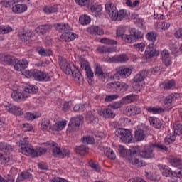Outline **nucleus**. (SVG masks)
I'll return each instance as SVG.
<instances>
[{
  "label": "nucleus",
  "instance_id": "f257e3e1",
  "mask_svg": "<svg viewBox=\"0 0 182 182\" xmlns=\"http://www.w3.org/2000/svg\"><path fill=\"white\" fill-rule=\"evenodd\" d=\"M21 148L18 149L20 153L25 156H32V157H36L38 156H42L45 154V152L48 151V149L39 147L36 150L29 147V142H28V136L23 135L19 141Z\"/></svg>",
  "mask_w": 182,
  "mask_h": 182
},
{
  "label": "nucleus",
  "instance_id": "f03ea898",
  "mask_svg": "<svg viewBox=\"0 0 182 182\" xmlns=\"http://www.w3.org/2000/svg\"><path fill=\"white\" fill-rule=\"evenodd\" d=\"M24 75L26 77H31L33 76L35 80L38 82H50L52 80L50 75L48 73L36 69L27 70L25 71Z\"/></svg>",
  "mask_w": 182,
  "mask_h": 182
},
{
  "label": "nucleus",
  "instance_id": "7ed1b4c3",
  "mask_svg": "<svg viewBox=\"0 0 182 182\" xmlns=\"http://www.w3.org/2000/svg\"><path fill=\"white\" fill-rule=\"evenodd\" d=\"M44 146L48 149V150H51L53 156L54 157H59V159H65V157H68L69 154H70V151L69 149H60V147L58 146V144L55 142H46L44 144Z\"/></svg>",
  "mask_w": 182,
  "mask_h": 182
},
{
  "label": "nucleus",
  "instance_id": "20e7f679",
  "mask_svg": "<svg viewBox=\"0 0 182 182\" xmlns=\"http://www.w3.org/2000/svg\"><path fill=\"white\" fill-rule=\"evenodd\" d=\"M148 74L149 72L141 70L134 76L132 87L135 92H141L144 89V79H146Z\"/></svg>",
  "mask_w": 182,
  "mask_h": 182
},
{
  "label": "nucleus",
  "instance_id": "39448f33",
  "mask_svg": "<svg viewBox=\"0 0 182 182\" xmlns=\"http://www.w3.org/2000/svg\"><path fill=\"white\" fill-rule=\"evenodd\" d=\"M78 59L81 69L85 70L88 83L90 85H92V83L93 82V78L95 77V73H93V70H92V68H90L89 61L86 60L85 58H83L82 56H80Z\"/></svg>",
  "mask_w": 182,
  "mask_h": 182
},
{
  "label": "nucleus",
  "instance_id": "423d86ee",
  "mask_svg": "<svg viewBox=\"0 0 182 182\" xmlns=\"http://www.w3.org/2000/svg\"><path fill=\"white\" fill-rule=\"evenodd\" d=\"M129 35L122 36V41L127 43H133L134 42H137L139 39L143 38L141 31L136 28H129Z\"/></svg>",
  "mask_w": 182,
  "mask_h": 182
},
{
  "label": "nucleus",
  "instance_id": "0eeeda50",
  "mask_svg": "<svg viewBox=\"0 0 182 182\" xmlns=\"http://www.w3.org/2000/svg\"><path fill=\"white\" fill-rule=\"evenodd\" d=\"M115 136L119 137L123 143L133 141V134L130 129L119 128L115 131Z\"/></svg>",
  "mask_w": 182,
  "mask_h": 182
},
{
  "label": "nucleus",
  "instance_id": "6e6552de",
  "mask_svg": "<svg viewBox=\"0 0 182 182\" xmlns=\"http://www.w3.org/2000/svg\"><path fill=\"white\" fill-rule=\"evenodd\" d=\"M82 123H83L82 116L79 115L72 117L67 129V133L73 134V133L77 132Z\"/></svg>",
  "mask_w": 182,
  "mask_h": 182
},
{
  "label": "nucleus",
  "instance_id": "1a4fd4ad",
  "mask_svg": "<svg viewBox=\"0 0 182 182\" xmlns=\"http://www.w3.org/2000/svg\"><path fill=\"white\" fill-rule=\"evenodd\" d=\"M58 62L60 69H62L63 72H64L65 75H70L73 69L75 68L73 63H68L66 59L62 56L58 57Z\"/></svg>",
  "mask_w": 182,
  "mask_h": 182
},
{
  "label": "nucleus",
  "instance_id": "9d476101",
  "mask_svg": "<svg viewBox=\"0 0 182 182\" xmlns=\"http://www.w3.org/2000/svg\"><path fill=\"white\" fill-rule=\"evenodd\" d=\"M132 72L133 70H132V68H123L122 67H119L117 69V72L114 75L113 77L114 79H126V77H129V76L132 75Z\"/></svg>",
  "mask_w": 182,
  "mask_h": 182
},
{
  "label": "nucleus",
  "instance_id": "9b49d317",
  "mask_svg": "<svg viewBox=\"0 0 182 182\" xmlns=\"http://www.w3.org/2000/svg\"><path fill=\"white\" fill-rule=\"evenodd\" d=\"M105 11L112 21H117V17L116 16L117 15V8L113 3L110 1L107 3L105 4Z\"/></svg>",
  "mask_w": 182,
  "mask_h": 182
},
{
  "label": "nucleus",
  "instance_id": "f8f14e48",
  "mask_svg": "<svg viewBox=\"0 0 182 182\" xmlns=\"http://www.w3.org/2000/svg\"><path fill=\"white\" fill-rule=\"evenodd\" d=\"M129 60V57L126 54H120L113 57H109L107 62L109 63H124Z\"/></svg>",
  "mask_w": 182,
  "mask_h": 182
},
{
  "label": "nucleus",
  "instance_id": "ddd939ff",
  "mask_svg": "<svg viewBox=\"0 0 182 182\" xmlns=\"http://www.w3.org/2000/svg\"><path fill=\"white\" fill-rule=\"evenodd\" d=\"M98 114H100V116H102L105 119H114V117H116V113L113 112L112 107H109V105L102 111L99 110Z\"/></svg>",
  "mask_w": 182,
  "mask_h": 182
},
{
  "label": "nucleus",
  "instance_id": "4468645a",
  "mask_svg": "<svg viewBox=\"0 0 182 182\" xmlns=\"http://www.w3.org/2000/svg\"><path fill=\"white\" fill-rule=\"evenodd\" d=\"M6 112L15 114V116H22L23 114V110H22L18 106H15L13 105H9L4 106Z\"/></svg>",
  "mask_w": 182,
  "mask_h": 182
},
{
  "label": "nucleus",
  "instance_id": "2eb2a0df",
  "mask_svg": "<svg viewBox=\"0 0 182 182\" xmlns=\"http://www.w3.org/2000/svg\"><path fill=\"white\" fill-rule=\"evenodd\" d=\"M128 162L133 166H136V167H143V166H146V163L143 162V160H141V155L128 156Z\"/></svg>",
  "mask_w": 182,
  "mask_h": 182
},
{
  "label": "nucleus",
  "instance_id": "dca6fc26",
  "mask_svg": "<svg viewBox=\"0 0 182 182\" xmlns=\"http://www.w3.org/2000/svg\"><path fill=\"white\" fill-rule=\"evenodd\" d=\"M145 53L148 59H150V58H154L155 56H159V51H157L156 46L154 43L149 44L145 50Z\"/></svg>",
  "mask_w": 182,
  "mask_h": 182
},
{
  "label": "nucleus",
  "instance_id": "f3484780",
  "mask_svg": "<svg viewBox=\"0 0 182 182\" xmlns=\"http://www.w3.org/2000/svg\"><path fill=\"white\" fill-rule=\"evenodd\" d=\"M11 97L15 100L16 102H21V100H26L28 97H29V94H24L23 91H14L11 93Z\"/></svg>",
  "mask_w": 182,
  "mask_h": 182
},
{
  "label": "nucleus",
  "instance_id": "a211bd4d",
  "mask_svg": "<svg viewBox=\"0 0 182 182\" xmlns=\"http://www.w3.org/2000/svg\"><path fill=\"white\" fill-rule=\"evenodd\" d=\"M141 113V109L135 105H129L127 107L126 114L132 117Z\"/></svg>",
  "mask_w": 182,
  "mask_h": 182
},
{
  "label": "nucleus",
  "instance_id": "6ab92c4d",
  "mask_svg": "<svg viewBox=\"0 0 182 182\" xmlns=\"http://www.w3.org/2000/svg\"><path fill=\"white\" fill-rule=\"evenodd\" d=\"M153 150L151 144H150L148 146L144 148V151L140 152V156H141L143 159H154V154L153 153Z\"/></svg>",
  "mask_w": 182,
  "mask_h": 182
},
{
  "label": "nucleus",
  "instance_id": "aec40b11",
  "mask_svg": "<svg viewBox=\"0 0 182 182\" xmlns=\"http://www.w3.org/2000/svg\"><path fill=\"white\" fill-rule=\"evenodd\" d=\"M72 76L75 80L78 85H83V77L82 76V73H80V71L77 68H75L72 71Z\"/></svg>",
  "mask_w": 182,
  "mask_h": 182
},
{
  "label": "nucleus",
  "instance_id": "412c9836",
  "mask_svg": "<svg viewBox=\"0 0 182 182\" xmlns=\"http://www.w3.org/2000/svg\"><path fill=\"white\" fill-rule=\"evenodd\" d=\"M87 32L90 33V35H94L95 36H96V35H105V30L97 26H89L87 28Z\"/></svg>",
  "mask_w": 182,
  "mask_h": 182
},
{
  "label": "nucleus",
  "instance_id": "4be33fe9",
  "mask_svg": "<svg viewBox=\"0 0 182 182\" xmlns=\"http://www.w3.org/2000/svg\"><path fill=\"white\" fill-rule=\"evenodd\" d=\"M14 68L15 70L22 72V70H25L28 68V60L26 59L20 60L14 65Z\"/></svg>",
  "mask_w": 182,
  "mask_h": 182
},
{
  "label": "nucleus",
  "instance_id": "5701e85b",
  "mask_svg": "<svg viewBox=\"0 0 182 182\" xmlns=\"http://www.w3.org/2000/svg\"><path fill=\"white\" fill-rule=\"evenodd\" d=\"M52 25L50 24H45L38 26L36 31L37 33H40L41 35H45V33H48V32L52 30Z\"/></svg>",
  "mask_w": 182,
  "mask_h": 182
},
{
  "label": "nucleus",
  "instance_id": "b1692460",
  "mask_svg": "<svg viewBox=\"0 0 182 182\" xmlns=\"http://www.w3.org/2000/svg\"><path fill=\"white\" fill-rule=\"evenodd\" d=\"M161 89H164V90H170L171 89H174L176 87V80H166L161 84Z\"/></svg>",
  "mask_w": 182,
  "mask_h": 182
},
{
  "label": "nucleus",
  "instance_id": "393cba45",
  "mask_svg": "<svg viewBox=\"0 0 182 182\" xmlns=\"http://www.w3.org/2000/svg\"><path fill=\"white\" fill-rule=\"evenodd\" d=\"M1 61L4 65H8L12 66L14 63H16V58L15 57L11 56L10 55H6L1 58Z\"/></svg>",
  "mask_w": 182,
  "mask_h": 182
},
{
  "label": "nucleus",
  "instance_id": "a878e982",
  "mask_svg": "<svg viewBox=\"0 0 182 182\" xmlns=\"http://www.w3.org/2000/svg\"><path fill=\"white\" fill-rule=\"evenodd\" d=\"M162 61L165 64V66H170L171 65V58H170V53L167 50H164L161 52Z\"/></svg>",
  "mask_w": 182,
  "mask_h": 182
},
{
  "label": "nucleus",
  "instance_id": "bb28decb",
  "mask_svg": "<svg viewBox=\"0 0 182 182\" xmlns=\"http://www.w3.org/2000/svg\"><path fill=\"white\" fill-rule=\"evenodd\" d=\"M23 93L24 95H28V97L29 93H38V87L27 83L24 86V90L23 91Z\"/></svg>",
  "mask_w": 182,
  "mask_h": 182
},
{
  "label": "nucleus",
  "instance_id": "cd10ccee",
  "mask_svg": "<svg viewBox=\"0 0 182 182\" xmlns=\"http://www.w3.org/2000/svg\"><path fill=\"white\" fill-rule=\"evenodd\" d=\"M52 124L50 123V119L44 118L41 121V130L43 132H48V130H50L52 129Z\"/></svg>",
  "mask_w": 182,
  "mask_h": 182
},
{
  "label": "nucleus",
  "instance_id": "c85d7f7f",
  "mask_svg": "<svg viewBox=\"0 0 182 182\" xmlns=\"http://www.w3.org/2000/svg\"><path fill=\"white\" fill-rule=\"evenodd\" d=\"M182 178V168H178L173 172V175L171 178V181L177 182L180 181Z\"/></svg>",
  "mask_w": 182,
  "mask_h": 182
},
{
  "label": "nucleus",
  "instance_id": "c756f323",
  "mask_svg": "<svg viewBox=\"0 0 182 182\" xmlns=\"http://www.w3.org/2000/svg\"><path fill=\"white\" fill-rule=\"evenodd\" d=\"M146 110L149 113H152L153 114H160L164 113V112H166V109H164L161 107H159V106L148 107H146Z\"/></svg>",
  "mask_w": 182,
  "mask_h": 182
},
{
  "label": "nucleus",
  "instance_id": "7c9ffc66",
  "mask_svg": "<svg viewBox=\"0 0 182 182\" xmlns=\"http://www.w3.org/2000/svg\"><path fill=\"white\" fill-rule=\"evenodd\" d=\"M155 29L158 31V32H161V31H167L168 28H170V23L166 22H156L154 24Z\"/></svg>",
  "mask_w": 182,
  "mask_h": 182
},
{
  "label": "nucleus",
  "instance_id": "2f4dec72",
  "mask_svg": "<svg viewBox=\"0 0 182 182\" xmlns=\"http://www.w3.org/2000/svg\"><path fill=\"white\" fill-rule=\"evenodd\" d=\"M65 126L66 120L58 121L53 125L52 130L54 132H60V130L65 129Z\"/></svg>",
  "mask_w": 182,
  "mask_h": 182
},
{
  "label": "nucleus",
  "instance_id": "473e14b6",
  "mask_svg": "<svg viewBox=\"0 0 182 182\" xmlns=\"http://www.w3.org/2000/svg\"><path fill=\"white\" fill-rule=\"evenodd\" d=\"M54 26L58 32H61L62 33H66V32L70 31V27L68 24L57 23L55 24Z\"/></svg>",
  "mask_w": 182,
  "mask_h": 182
},
{
  "label": "nucleus",
  "instance_id": "72a5a7b5",
  "mask_svg": "<svg viewBox=\"0 0 182 182\" xmlns=\"http://www.w3.org/2000/svg\"><path fill=\"white\" fill-rule=\"evenodd\" d=\"M18 37L20 38L21 41L23 42H30L31 38H32V32L31 31H23L18 33Z\"/></svg>",
  "mask_w": 182,
  "mask_h": 182
},
{
  "label": "nucleus",
  "instance_id": "f704fd0d",
  "mask_svg": "<svg viewBox=\"0 0 182 182\" xmlns=\"http://www.w3.org/2000/svg\"><path fill=\"white\" fill-rule=\"evenodd\" d=\"M148 120L150 124L155 127V129H160L161 127V121L156 117H149Z\"/></svg>",
  "mask_w": 182,
  "mask_h": 182
},
{
  "label": "nucleus",
  "instance_id": "c9c22d12",
  "mask_svg": "<svg viewBox=\"0 0 182 182\" xmlns=\"http://www.w3.org/2000/svg\"><path fill=\"white\" fill-rule=\"evenodd\" d=\"M28 9V6L26 4H16L12 7V11L15 14H22Z\"/></svg>",
  "mask_w": 182,
  "mask_h": 182
},
{
  "label": "nucleus",
  "instance_id": "e433bc0d",
  "mask_svg": "<svg viewBox=\"0 0 182 182\" xmlns=\"http://www.w3.org/2000/svg\"><path fill=\"white\" fill-rule=\"evenodd\" d=\"M137 95L133 94L127 95L122 99V103H124V105H129V103H133V102L137 100Z\"/></svg>",
  "mask_w": 182,
  "mask_h": 182
},
{
  "label": "nucleus",
  "instance_id": "4c0bfd02",
  "mask_svg": "<svg viewBox=\"0 0 182 182\" xmlns=\"http://www.w3.org/2000/svg\"><path fill=\"white\" fill-rule=\"evenodd\" d=\"M75 152L80 156H86L89 152V148L85 145H80L76 147Z\"/></svg>",
  "mask_w": 182,
  "mask_h": 182
},
{
  "label": "nucleus",
  "instance_id": "58836bf2",
  "mask_svg": "<svg viewBox=\"0 0 182 182\" xmlns=\"http://www.w3.org/2000/svg\"><path fill=\"white\" fill-rule=\"evenodd\" d=\"M62 38L64 39L65 42H70V41L76 39V34L70 31H67L63 33L62 35Z\"/></svg>",
  "mask_w": 182,
  "mask_h": 182
},
{
  "label": "nucleus",
  "instance_id": "ea45409f",
  "mask_svg": "<svg viewBox=\"0 0 182 182\" xmlns=\"http://www.w3.org/2000/svg\"><path fill=\"white\" fill-rule=\"evenodd\" d=\"M115 89L117 92H126L129 89V85L124 82H115Z\"/></svg>",
  "mask_w": 182,
  "mask_h": 182
},
{
  "label": "nucleus",
  "instance_id": "a19ab883",
  "mask_svg": "<svg viewBox=\"0 0 182 182\" xmlns=\"http://www.w3.org/2000/svg\"><path fill=\"white\" fill-rule=\"evenodd\" d=\"M164 104L165 109H167V110H170V109H172V107H173V95H168L164 100Z\"/></svg>",
  "mask_w": 182,
  "mask_h": 182
},
{
  "label": "nucleus",
  "instance_id": "79ce46f5",
  "mask_svg": "<svg viewBox=\"0 0 182 182\" xmlns=\"http://www.w3.org/2000/svg\"><path fill=\"white\" fill-rule=\"evenodd\" d=\"M58 6H44L43 7V12H44V14H55V12H58Z\"/></svg>",
  "mask_w": 182,
  "mask_h": 182
},
{
  "label": "nucleus",
  "instance_id": "37998d69",
  "mask_svg": "<svg viewBox=\"0 0 182 182\" xmlns=\"http://www.w3.org/2000/svg\"><path fill=\"white\" fill-rule=\"evenodd\" d=\"M32 178V174L28 171H23L17 178V181L21 182L23 180H28Z\"/></svg>",
  "mask_w": 182,
  "mask_h": 182
},
{
  "label": "nucleus",
  "instance_id": "c03bdc74",
  "mask_svg": "<svg viewBox=\"0 0 182 182\" xmlns=\"http://www.w3.org/2000/svg\"><path fill=\"white\" fill-rule=\"evenodd\" d=\"M0 150L4 153H11L14 149L10 144L5 142H0Z\"/></svg>",
  "mask_w": 182,
  "mask_h": 182
},
{
  "label": "nucleus",
  "instance_id": "a18cd8bd",
  "mask_svg": "<svg viewBox=\"0 0 182 182\" xmlns=\"http://www.w3.org/2000/svg\"><path fill=\"white\" fill-rule=\"evenodd\" d=\"M89 6H90L91 12L94 14H99L103 9V7L97 3L90 4Z\"/></svg>",
  "mask_w": 182,
  "mask_h": 182
},
{
  "label": "nucleus",
  "instance_id": "49530a36",
  "mask_svg": "<svg viewBox=\"0 0 182 182\" xmlns=\"http://www.w3.org/2000/svg\"><path fill=\"white\" fill-rule=\"evenodd\" d=\"M175 134L180 136L182 134V124L180 122H176L173 124Z\"/></svg>",
  "mask_w": 182,
  "mask_h": 182
},
{
  "label": "nucleus",
  "instance_id": "de8ad7c7",
  "mask_svg": "<svg viewBox=\"0 0 182 182\" xmlns=\"http://www.w3.org/2000/svg\"><path fill=\"white\" fill-rule=\"evenodd\" d=\"M118 150L122 157H124V159H126V160H127V161H129L128 157L129 154H130L129 149H125L123 146H119Z\"/></svg>",
  "mask_w": 182,
  "mask_h": 182
},
{
  "label": "nucleus",
  "instance_id": "09e8293b",
  "mask_svg": "<svg viewBox=\"0 0 182 182\" xmlns=\"http://www.w3.org/2000/svg\"><path fill=\"white\" fill-rule=\"evenodd\" d=\"M96 50L98 52V53H112V52H114V48L105 46H99L97 48Z\"/></svg>",
  "mask_w": 182,
  "mask_h": 182
},
{
  "label": "nucleus",
  "instance_id": "8fccbe9b",
  "mask_svg": "<svg viewBox=\"0 0 182 182\" xmlns=\"http://www.w3.org/2000/svg\"><path fill=\"white\" fill-rule=\"evenodd\" d=\"M151 146L154 150V149H156L157 150H161V151H167V150H168V148H167L163 144L159 142L151 144Z\"/></svg>",
  "mask_w": 182,
  "mask_h": 182
},
{
  "label": "nucleus",
  "instance_id": "3c124183",
  "mask_svg": "<svg viewBox=\"0 0 182 182\" xmlns=\"http://www.w3.org/2000/svg\"><path fill=\"white\" fill-rule=\"evenodd\" d=\"M129 151V154L128 157H134L139 156V154L140 155V146H133Z\"/></svg>",
  "mask_w": 182,
  "mask_h": 182
},
{
  "label": "nucleus",
  "instance_id": "603ef678",
  "mask_svg": "<svg viewBox=\"0 0 182 182\" xmlns=\"http://www.w3.org/2000/svg\"><path fill=\"white\" fill-rule=\"evenodd\" d=\"M105 154L109 160H116V154L110 148H106L105 149Z\"/></svg>",
  "mask_w": 182,
  "mask_h": 182
},
{
  "label": "nucleus",
  "instance_id": "864d4df0",
  "mask_svg": "<svg viewBox=\"0 0 182 182\" xmlns=\"http://www.w3.org/2000/svg\"><path fill=\"white\" fill-rule=\"evenodd\" d=\"M145 137L144 131L139 129L135 132V139L136 141H141V140H144Z\"/></svg>",
  "mask_w": 182,
  "mask_h": 182
},
{
  "label": "nucleus",
  "instance_id": "5fc2aeb1",
  "mask_svg": "<svg viewBox=\"0 0 182 182\" xmlns=\"http://www.w3.org/2000/svg\"><path fill=\"white\" fill-rule=\"evenodd\" d=\"M157 36L158 34L156 32L151 31L146 35V38L151 42H156V41H157Z\"/></svg>",
  "mask_w": 182,
  "mask_h": 182
},
{
  "label": "nucleus",
  "instance_id": "6e6d98bb",
  "mask_svg": "<svg viewBox=\"0 0 182 182\" xmlns=\"http://www.w3.org/2000/svg\"><path fill=\"white\" fill-rule=\"evenodd\" d=\"M16 2H18V0H2L0 1V4L4 6V8H9V6H12L14 4H16Z\"/></svg>",
  "mask_w": 182,
  "mask_h": 182
},
{
  "label": "nucleus",
  "instance_id": "4d7b16f0",
  "mask_svg": "<svg viewBox=\"0 0 182 182\" xmlns=\"http://www.w3.org/2000/svg\"><path fill=\"white\" fill-rule=\"evenodd\" d=\"M90 21V17L87 15L81 16L79 18V22L81 25H89Z\"/></svg>",
  "mask_w": 182,
  "mask_h": 182
},
{
  "label": "nucleus",
  "instance_id": "13d9d810",
  "mask_svg": "<svg viewBox=\"0 0 182 182\" xmlns=\"http://www.w3.org/2000/svg\"><path fill=\"white\" fill-rule=\"evenodd\" d=\"M162 175L164 177H171L173 176V171L167 166H164L162 168Z\"/></svg>",
  "mask_w": 182,
  "mask_h": 182
},
{
  "label": "nucleus",
  "instance_id": "bf43d9fd",
  "mask_svg": "<svg viewBox=\"0 0 182 182\" xmlns=\"http://www.w3.org/2000/svg\"><path fill=\"white\" fill-rule=\"evenodd\" d=\"M169 161L173 167H177V166H180V164H181V159L173 156H169Z\"/></svg>",
  "mask_w": 182,
  "mask_h": 182
},
{
  "label": "nucleus",
  "instance_id": "052dcab7",
  "mask_svg": "<svg viewBox=\"0 0 182 182\" xmlns=\"http://www.w3.org/2000/svg\"><path fill=\"white\" fill-rule=\"evenodd\" d=\"M174 141H176V135L173 134H168L164 139L166 144H171V143H174Z\"/></svg>",
  "mask_w": 182,
  "mask_h": 182
},
{
  "label": "nucleus",
  "instance_id": "680f3d73",
  "mask_svg": "<svg viewBox=\"0 0 182 182\" xmlns=\"http://www.w3.org/2000/svg\"><path fill=\"white\" fill-rule=\"evenodd\" d=\"M123 105H124V103L123 102V100H121L120 101L115 102L109 105V107H111L114 110H117V109L123 107Z\"/></svg>",
  "mask_w": 182,
  "mask_h": 182
},
{
  "label": "nucleus",
  "instance_id": "e2e57ef3",
  "mask_svg": "<svg viewBox=\"0 0 182 182\" xmlns=\"http://www.w3.org/2000/svg\"><path fill=\"white\" fill-rule=\"evenodd\" d=\"M124 32H126V27L120 26L117 28V38H122V39H123V36L124 35H127V34H124Z\"/></svg>",
  "mask_w": 182,
  "mask_h": 182
},
{
  "label": "nucleus",
  "instance_id": "0e129e2a",
  "mask_svg": "<svg viewBox=\"0 0 182 182\" xmlns=\"http://www.w3.org/2000/svg\"><path fill=\"white\" fill-rule=\"evenodd\" d=\"M81 141L82 143H87V144H92V143H94L95 141V138L91 136H82L81 138Z\"/></svg>",
  "mask_w": 182,
  "mask_h": 182
},
{
  "label": "nucleus",
  "instance_id": "69168bd1",
  "mask_svg": "<svg viewBox=\"0 0 182 182\" xmlns=\"http://www.w3.org/2000/svg\"><path fill=\"white\" fill-rule=\"evenodd\" d=\"M85 118L86 120H87V122H89L90 123H93V122H96V120H97V118H96L95 115H93V113H92V112H87Z\"/></svg>",
  "mask_w": 182,
  "mask_h": 182
},
{
  "label": "nucleus",
  "instance_id": "338daca9",
  "mask_svg": "<svg viewBox=\"0 0 182 182\" xmlns=\"http://www.w3.org/2000/svg\"><path fill=\"white\" fill-rule=\"evenodd\" d=\"M126 5L127 6H129V8H136V6L140 5V0H136L134 2H132L131 0H127Z\"/></svg>",
  "mask_w": 182,
  "mask_h": 182
},
{
  "label": "nucleus",
  "instance_id": "774afa93",
  "mask_svg": "<svg viewBox=\"0 0 182 182\" xmlns=\"http://www.w3.org/2000/svg\"><path fill=\"white\" fill-rule=\"evenodd\" d=\"M127 14L124 10H119V11L117 10V21H122V19H124Z\"/></svg>",
  "mask_w": 182,
  "mask_h": 182
}]
</instances>
